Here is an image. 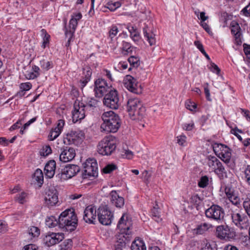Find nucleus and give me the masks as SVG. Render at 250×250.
I'll return each instance as SVG.
<instances>
[{
    "instance_id": "obj_1",
    "label": "nucleus",
    "mask_w": 250,
    "mask_h": 250,
    "mask_svg": "<svg viewBox=\"0 0 250 250\" xmlns=\"http://www.w3.org/2000/svg\"><path fill=\"white\" fill-rule=\"evenodd\" d=\"M132 221L127 214L124 213L117 225L120 229V232L116 236L117 241L115 245V250H123L127 244L132 239L131 232Z\"/></svg>"
},
{
    "instance_id": "obj_2",
    "label": "nucleus",
    "mask_w": 250,
    "mask_h": 250,
    "mask_svg": "<svg viewBox=\"0 0 250 250\" xmlns=\"http://www.w3.org/2000/svg\"><path fill=\"white\" fill-rule=\"evenodd\" d=\"M103 123L101 128L107 132H116L121 126V119L117 114L112 111L104 112L101 117Z\"/></svg>"
},
{
    "instance_id": "obj_3",
    "label": "nucleus",
    "mask_w": 250,
    "mask_h": 250,
    "mask_svg": "<svg viewBox=\"0 0 250 250\" xmlns=\"http://www.w3.org/2000/svg\"><path fill=\"white\" fill-rule=\"evenodd\" d=\"M126 110L133 120H142L146 115V107L138 98H130L126 104Z\"/></svg>"
},
{
    "instance_id": "obj_4",
    "label": "nucleus",
    "mask_w": 250,
    "mask_h": 250,
    "mask_svg": "<svg viewBox=\"0 0 250 250\" xmlns=\"http://www.w3.org/2000/svg\"><path fill=\"white\" fill-rule=\"evenodd\" d=\"M77 218L74 210L66 209L59 217V226L69 231L74 230L77 226Z\"/></svg>"
},
{
    "instance_id": "obj_5",
    "label": "nucleus",
    "mask_w": 250,
    "mask_h": 250,
    "mask_svg": "<svg viewBox=\"0 0 250 250\" xmlns=\"http://www.w3.org/2000/svg\"><path fill=\"white\" fill-rule=\"evenodd\" d=\"M116 148V140L112 136L104 137L97 146V151L102 155H110Z\"/></svg>"
},
{
    "instance_id": "obj_6",
    "label": "nucleus",
    "mask_w": 250,
    "mask_h": 250,
    "mask_svg": "<svg viewBox=\"0 0 250 250\" xmlns=\"http://www.w3.org/2000/svg\"><path fill=\"white\" fill-rule=\"evenodd\" d=\"M225 214L223 208L217 205L213 204L205 210L207 218L218 223L224 220Z\"/></svg>"
},
{
    "instance_id": "obj_7",
    "label": "nucleus",
    "mask_w": 250,
    "mask_h": 250,
    "mask_svg": "<svg viewBox=\"0 0 250 250\" xmlns=\"http://www.w3.org/2000/svg\"><path fill=\"white\" fill-rule=\"evenodd\" d=\"M231 218L232 223L240 230L247 229L249 226L247 216L241 211H232Z\"/></svg>"
},
{
    "instance_id": "obj_8",
    "label": "nucleus",
    "mask_w": 250,
    "mask_h": 250,
    "mask_svg": "<svg viewBox=\"0 0 250 250\" xmlns=\"http://www.w3.org/2000/svg\"><path fill=\"white\" fill-rule=\"evenodd\" d=\"M98 220L103 225H110L113 218V213L109 209L107 206H101L97 211Z\"/></svg>"
},
{
    "instance_id": "obj_9",
    "label": "nucleus",
    "mask_w": 250,
    "mask_h": 250,
    "mask_svg": "<svg viewBox=\"0 0 250 250\" xmlns=\"http://www.w3.org/2000/svg\"><path fill=\"white\" fill-rule=\"evenodd\" d=\"M215 234L218 238L226 241L233 239L236 236L233 229L227 225L217 226L216 228Z\"/></svg>"
},
{
    "instance_id": "obj_10",
    "label": "nucleus",
    "mask_w": 250,
    "mask_h": 250,
    "mask_svg": "<svg viewBox=\"0 0 250 250\" xmlns=\"http://www.w3.org/2000/svg\"><path fill=\"white\" fill-rule=\"evenodd\" d=\"M103 103L104 105L113 109L118 108L120 103L118 92L116 90H110L105 94Z\"/></svg>"
},
{
    "instance_id": "obj_11",
    "label": "nucleus",
    "mask_w": 250,
    "mask_h": 250,
    "mask_svg": "<svg viewBox=\"0 0 250 250\" xmlns=\"http://www.w3.org/2000/svg\"><path fill=\"white\" fill-rule=\"evenodd\" d=\"M80 170L79 166L75 165H66L61 170L58 169L57 176L61 179L66 180L74 176Z\"/></svg>"
},
{
    "instance_id": "obj_12",
    "label": "nucleus",
    "mask_w": 250,
    "mask_h": 250,
    "mask_svg": "<svg viewBox=\"0 0 250 250\" xmlns=\"http://www.w3.org/2000/svg\"><path fill=\"white\" fill-rule=\"evenodd\" d=\"M83 176L84 178L98 176L97 163L95 159L86 160L83 164Z\"/></svg>"
},
{
    "instance_id": "obj_13",
    "label": "nucleus",
    "mask_w": 250,
    "mask_h": 250,
    "mask_svg": "<svg viewBox=\"0 0 250 250\" xmlns=\"http://www.w3.org/2000/svg\"><path fill=\"white\" fill-rule=\"evenodd\" d=\"M125 86L130 92L139 94L142 92V87L136 80L130 75H127L124 79Z\"/></svg>"
},
{
    "instance_id": "obj_14",
    "label": "nucleus",
    "mask_w": 250,
    "mask_h": 250,
    "mask_svg": "<svg viewBox=\"0 0 250 250\" xmlns=\"http://www.w3.org/2000/svg\"><path fill=\"white\" fill-rule=\"evenodd\" d=\"M110 90H112L110 85L104 79H98L95 82L94 91L96 97H102Z\"/></svg>"
},
{
    "instance_id": "obj_15",
    "label": "nucleus",
    "mask_w": 250,
    "mask_h": 250,
    "mask_svg": "<svg viewBox=\"0 0 250 250\" xmlns=\"http://www.w3.org/2000/svg\"><path fill=\"white\" fill-rule=\"evenodd\" d=\"M84 104L79 101H76L74 104V109L72 112V118L73 123H76L83 119L85 116Z\"/></svg>"
},
{
    "instance_id": "obj_16",
    "label": "nucleus",
    "mask_w": 250,
    "mask_h": 250,
    "mask_svg": "<svg viewBox=\"0 0 250 250\" xmlns=\"http://www.w3.org/2000/svg\"><path fill=\"white\" fill-rule=\"evenodd\" d=\"M64 238L62 233H48L43 238L44 243L48 247H50L59 243Z\"/></svg>"
},
{
    "instance_id": "obj_17",
    "label": "nucleus",
    "mask_w": 250,
    "mask_h": 250,
    "mask_svg": "<svg viewBox=\"0 0 250 250\" xmlns=\"http://www.w3.org/2000/svg\"><path fill=\"white\" fill-rule=\"evenodd\" d=\"M44 200L49 208L56 205L59 201L57 190L54 188L48 189L45 192Z\"/></svg>"
},
{
    "instance_id": "obj_18",
    "label": "nucleus",
    "mask_w": 250,
    "mask_h": 250,
    "mask_svg": "<svg viewBox=\"0 0 250 250\" xmlns=\"http://www.w3.org/2000/svg\"><path fill=\"white\" fill-rule=\"evenodd\" d=\"M61 150L59 159L62 162L65 163L70 161L75 157V150L72 147L66 146L62 148Z\"/></svg>"
},
{
    "instance_id": "obj_19",
    "label": "nucleus",
    "mask_w": 250,
    "mask_h": 250,
    "mask_svg": "<svg viewBox=\"0 0 250 250\" xmlns=\"http://www.w3.org/2000/svg\"><path fill=\"white\" fill-rule=\"evenodd\" d=\"M96 217V208L94 207L89 206L84 211L83 220L86 223H94Z\"/></svg>"
},
{
    "instance_id": "obj_20",
    "label": "nucleus",
    "mask_w": 250,
    "mask_h": 250,
    "mask_svg": "<svg viewBox=\"0 0 250 250\" xmlns=\"http://www.w3.org/2000/svg\"><path fill=\"white\" fill-rule=\"evenodd\" d=\"M109 195L111 204L118 208H122L125 204V199L123 197L120 196L116 190H112Z\"/></svg>"
},
{
    "instance_id": "obj_21",
    "label": "nucleus",
    "mask_w": 250,
    "mask_h": 250,
    "mask_svg": "<svg viewBox=\"0 0 250 250\" xmlns=\"http://www.w3.org/2000/svg\"><path fill=\"white\" fill-rule=\"evenodd\" d=\"M64 124L65 122L63 120L61 119L58 120L57 126L55 128L52 129L50 132L49 135H48L49 140L53 141L59 136Z\"/></svg>"
},
{
    "instance_id": "obj_22",
    "label": "nucleus",
    "mask_w": 250,
    "mask_h": 250,
    "mask_svg": "<svg viewBox=\"0 0 250 250\" xmlns=\"http://www.w3.org/2000/svg\"><path fill=\"white\" fill-rule=\"evenodd\" d=\"M56 169V162L54 160L49 161L45 166L44 171L46 176L51 178L54 175Z\"/></svg>"
},
{
    "instance_id": "obj_23",
    "label": "nucleus",
    "mask_w": 250,
    "mask_h": 250,
    "mask_svg": "<svg viewBox=\"0 0 250 250\" xmlns=\"http://www.w3.org/2000/svg\"><path fill=\"white\" fill-rule=\"evenodd\" d=\"M212 227V225L207 223H204L198 225L195 229L192 230V231L193 234L196 235L203 234Z\"/></svg>"
},
{
    "instance_id": "obj_24",
    "label": "nucleus",
    "mask_w": 250,
    "mask_h": 250,
    "mask_svg": "<svg viewBox=\"0 0 250 250\" xmlns=\"http://www.w3.org/2000/svg\"><path fill=\"white\" fill-rule=\"evenodd\" d=\"M82 17L80 13H74L71 17L69 21V27L71 29L70 32L74 33L78 25V21Z\"/></svg>"
},
{
    "instance_id": "obj_25",
    "label": "nucleus",
    "mask_w": 250,
    "mask_h": 250,
    "mask_svg": "<svg viewBox=\"0 0 250 250\" xmlns=\"http://www.w3.org/2000/svg\"><path fill=\"white\" fill-rule=\"evenodd\" d=\"M143 32L144 36L146 38L150 45H152L155 43V39L154 34L151 32V30L148 29L147 26H145L143 28Z\"/></svg>"
},
{
    "instance_id": "obj_26",
    "label": "nucleus",
    "mask_w": 250,
    "mask_h": 250,
    "mask_svg": "<svg viewBox=\"0 0 250 250\" xmlns=\"http://www.w3.org/2000/svg\"><path fill=\"white\" fill-rule=\"evenodd\" d=\"M131 250H146L144 242L140 239L135 240L132 243Z\"/></svg>"
},
{
    "instance_id": "obj_27",
    "label": "nucleus",
    "mask_w": 250,
    "mask_h": 250,
    "mask_svg": "<svg viewBox=\"0 0 250 250\" xmlns=\"http://www.w3.org/2000/svg\"><path fill=\"white\" fill-rule=\"evenodd\" d=\"M207 163L209 168L213 171L215 169L219 160L214 156H208L206 159Z\"/></svg>"
},
{
    "instance_id": "obj_28",
    "label": "nucleus",
    "mask_w": 250,
    "mask_h": 250,
    "mask_svg": "<svg viewBox=\"0 0 250 250\" xmlns=\"http://www.w3.org/2000/svg\"><path fill=\"white\" fill-rule=\"evenodd\" d=\"M69 139H72V140H75L77 139H82L84 137V133L79 130H72L67 134Z\"/></svg>"
},
{
    "instance_id": "obj_29",
    "label": "nucleus",
    "mask_w": 250,
    "mask_h": 250,
    "mask_svg": "<svg viewBox=\"0 0 250 250\" xmlns=\"http://www.w3.org/2000/svg\"><path fill=\"white\" fill-rule=\"evenodd\" d=\"M225 149H226V151H224L223 153H222L220 155H218V157H219L226 164H229L230 162L231 157V153L230 149L227 146L225 147Z\"/></svg>"
},
{
    "instance_id": "obj_30",
    "label": "nucleus",
    "mask_w": 250,
    "mask_h": 250,
    "mask_svg": "<svg viewBox=\"0 0 250 250\" xmlns=\"http://www.w3.org/2000/svg\"><path fill=\"white\" fill-rule=\"evenodd\" d=\"M240 27L239 26V25L237 22L234 23V24L233 23H231V32L232 34H233L235 36L236 38V41L237 42H241L240 39L239 38L240 37ZM239 43H238V44Z\"/></svg>"
},
{
    "instance_id": "obj_31",
    "label": "nucleus",
    "mask_w": 250,
    "mask_h": 250,
    "mask_svg": "<svg viewBox=\"0 0 250 250\" xmlns=\"http://www.w3.org/2000/svg\"><path fill=\"white\" fill-rule=\"evenodd\" d=\"M127 29L130 34V37L135 42L139 41L140 39V35L136 27L132 26L131 25H128L127 26Z\"/></svg>"
},
{
    "instance_id": "obj_32",
    "label": "nucleus",
    "mask_w": 250,
    "mask_h": 250,
    "mask_svg": "<svg viewBox=\"0 0 250 250\" xmlns=\"http://www.w3.org/2000/svg\"><path fill=\"white\" fill-rule=\"evenodd\" d=\"M98 101L94 98H90L88 100L86 104H84V108L86 111L92 110L98 106Z\"/></svg>"
},
{
    "instance_id": "obj_33",
    "label": "nucleus",
    "mask_w": 250,
    "mask_h": 250,
    "mask_svg": "<svg viewBox=\"0 0 250 250\" xmlns=\"http://www.w3.org/2000/svg\"><path fill=\"white\" fill-rule=\"evenodd\" d=\"M33 178L40 184L43 182V175L41 169L38 168L35 171Z\"/></svg>"
},
{
    "instance_id": "obj_34",
    "label": "nucleus",
    "mask_w": 250,
    "mask_h": 250,
    "mask_svg": "<svg viewBox=\"0 0 250 250\" xmlns=\"http://www.w3.org/2000/svg\"><path fill=\"white\" fill-rule=\"evenodd\" d=\"M157 207V205L151 209V212L153 219L157 222L159 223L162 221V218L160 217L159 209Z\"/></svg>"
},
{
    "instance_id": "obj_35",
    "label": "nucleus",
    "mask_w": 250,
    "mask_h": 250,
    "mask_svg": "<svg viewBox=\"0 0 250 250\" xmlns=\"http://www.w3.org/2000/svg\"><path fill=\"white\" fill-rule=\"evenodd\" d=\"M112 1H108L105 5V8L109 9L111 11L115 10L121 5V3L119 1L112 2Z\"/></svg>"
},
{
    "instance_id": "obj_36",
    "label": "nucleus",
    "mask_w": 250,
    "mask_h": 250,
    "mask_svg": "<svg viewBox=\"0 0 250 250\" xmlns=\"http://www.w3.org/2000/svg\"><path fill=\"white\" fill-rule=\"evenodd\" d=\"M45 224L49 228H54L57 224L59 225V220H57L54 216H51L46 219Z\"/></svg>"
},
{
    "instance_id": "obj_37",
    "label": "nucleus",
    "mask_w": 250,
    "mask_h": 250,
    "mask_svg": "<svg viewBox=\"0 0 250 250\" xmlns=\"http://www.w3.org/2000/svg\"><path fill=\"white\" fill-rule=\"evenodd\" d=\"M27 194L24 192H22L18 194L15 197V200L20 204H24L27 201Z\"/></svg>"
},
{
    "instance_id": "obj_38",
    "label": "nucleus",
    "mask_w": 250,
    "mask_h": 250,
    "mask_svg": "<svg viewBox=\"0 0 250 250\" xmlns=\"http://www.w3.org/2000/svg\"><path fill=\"white\" fill-rule=\"evenodd\" d=\"M133 48L131 44L127 42H124L123 43L122 53L124 55H128L131 53L133 51Z\"/></svg>"
},
{
    "instance_id": "obj_39",
    "label": "nucleus",
    "mask_w": 250,
    "mask_h": 250,
    "mask_svg": "<svg viewBox=\"0 0 250 250\" xmlns=\"http://www.w3.org/2000/svg\"><path fill=\"white\" fill-rule=\"evenodd\" d=\"M28 231V234L33 238L38 237L40 234V229L34 226L30 227Z\"/></svg>"
},
{
    "instance_id": "obj_40",
    "label": "nucleus",
    "mask_w": 250,
    "mask_h": 250,
    "mask_svg": "<svg viewBox=\"0 0 250 250\" xmlns=\"http://www.w3.org/2000/svg\"><path fill=\"white\" fill-rule=\"evenodd\" d=\"M41 33H42V36H43L42 47H43V48H45L46 44H47L49 43V38H50V36L47 33L46 31L44 29H42L41 30Z\"/></svg>"
},
{
    "instance_id": "obj_41",
    "label": "nucleus",
    "mask_w": 250,
    "mask_h": 250,
    "mask_svg": "<svg viewBox=\"0 0 250 250\" xmlns=\"http://www.w3.org/2000/svg\"><path fill=\"white\" fill-rule=\"evenodd\" d=\"M61 250H70L72 247V241L70 239L65 240L61 244Z\"/></svg>"
},
{
    "instance_id": "obj_42",
    "label": "nucleus",
    "mask_w": 250,
    "mask_h": 250,
    "mask_svg": "<svg viewBox=\"0 0 250 250\" xmlns=\"http://www.w3.org/2000/svg\"><path fill=\"white\" fill-rule=\"evenodd\" d=\"M217 166L215 169L213 170L215 173L218 175H222V176L223 174L226 173L225 167L220 161L218 162V164H217Z\"/></svg>"
},
{
    "instance_id": "obj_43",
    "label": "nucleus",
    "mask_w": 250,
    "mask_h": 250,
    "mask_svg": "<svg viewBox=\"0 0 250 250\" xmlns=\"http://www.w3.org/2000/svg\"><path fill=\"white\" fill-rule=\"evenodd\" d=\"M226 146L221 144L215 143L213 145V149L215 154L218 156L221 154V152H222V149L226 147Z\"/></svg>"
},
{
    "instance_id": "obj_44",
    "label": "nucleus",
    "mask_w": 250,
    "mask_h": 250,
    "mask_svg": "<svg viewBox=\"0 0 250 250\" xmlns=\"http://www.w3.org/2000/svg\"><path fill=\"white\" fill-rule=\"evenodd\" d=\"M208 178L207 176H202L198 182V185L200 188H205L208 185Z\"/></svg>"
},
{
    "instance_id": "obj_45",
    "label": "nucleus",
    "mask_w": 250,
    "mask_h": 250,
    "mask_svg": "<svg viewBox=\"0 0 250 250\" xmlns=\"http://www.w3.org/2000/svg\"><path fill=\"white\" fill-rule=\"evenodd\" d=\"M130 65L133 67L137 68L140 63L139 58L135 56H131L128 59Z\"/></svg>"
},
{
    "instance_id": "obj_46",
    "label": "nucleus",
    "mask_w": 250,
    "mask_h": 250,
    "mask_svg": "<svg viewBox=\"0 0 250 250\" xmlns=\"http://www.w3.org/2000/svg\"><path fill=\"white\" fill-rule=\"evenodd\" d=\"M41 67L42 69L47 71L53 67V63L52 62L43 60L41 61Z\"/></svg>"
},
{
    "instance_id": "obj_47",
    "label": "nucleus",
    "mask_w": 250,
    "mask_h": 250,
    "mask_svg": "<svg viewBox=\"0 0 250 250\" xmlns=\"http://www.w3.org/2000/svg\"><path fill=\"white\" fill-rule=\"evenodd\" d=\"M117 167L114 164H110L106 165L103 169V171L104 173H110L113 170L116 169Z\"/></svg>"
},
{
    "instance_id": "obj_48",
    "label": "nucleus",
    "mask_w": 250,
    "mask_h": 250,
    "mask_svg": "<svg viewBox=\"0 0 250 250\" xmlns=\"http://www.w3.org/2000/svg\"><path fill=\"white\" fill-rule=\"evenodd\" d=\"M52 152V149L49 146H43L40 151L41 155L43 156H47Z\"/></svg>"
},
{
    "instance_id": "obj_49",
    "label": "nucleus",
    "mask_w": 250,
    "mask_h": 250,
    "mask_svg": "<svg viewBox=\"0 0 250 250\" xmlns=\"http://www.w3.org/2000/svg\"><path fill=\"white\" fill-rule=\"evenodd\" d=\"M119 32V30L116 26H112L109 31V37L111 39L114 38Z\"/></svg>"
},
{
    "instance_id": "obj_50",
    "label": "nucleus",
    "mask_w": 250,
    "mask_h": 250,
    "mask_svg": "<svg viewBox=\"0 0 250 250\" xmlns=\"http://www.w3.org/2000/svg\"><path fill=\"white\" fill-rule=\"evenodd\" d=\"M83 74L84 75V77L87 78V80H90L92 70L90 67L89 66H85L83 68Z\"/></svg>"
},
{
    "instance_id": "obj_51",
    "label": "nucleus",
    "mask_w": 250,
    "mask_h": 250,
    "mask_svg": "<svg viewBox=\"0 0 250 250\" xmlns=\"http://www.w3.org/2000/svg\"><path fill=\"white\" fill-rule=\"evenodd\" d=\"M243 207L250 218V199H246L243 202Z\"/></svg>"
},
{
    "instance_id": "obj_52",
    "label": "nucleus",
    "mask_w": 250,
    "mask_h": 250,
    "mask_svg": "<svg viewBox=\"0 0 250 250\" xmlns=\"http://www.w3.org/2000/svg\"><path fill=\"white\" fill-rule=\"evenodd\" d=\"M209 69L211 72L213 73H216L217 75L220 73L221 71L218 66L212 62H210Z\"/></svg>"
},
{
    "instance_id": "obj_53",
    "label": "nucleus",
    "mask_w": 250,
    "mask_h": 250,
    "mask_svg": "<svg viewBox=\"0 0 250 250\" xmlns=\"http://www.w3.org/2000/svg\"><path fill=\"white\" fill-rule=\"evenodd\" d=\"M39 75L40 73H36L33 71L26 72V73L25 75L26 78L29 80L35 79L39 77Z\"/></svg>"
},
{
    "instance_id": "obj_54",
    "label": "nucleus",
    "mask_w": 250,
    "mask_h": 250,
    "mask_svg": "<svg viewBox=\"0 0 250 250\" xmlns=\"http://www.w3.org/2000/svg\"><path fill=\"white\" fill-rule=\"evenodd\" d=\"M32 87V84L30 83H21L20 85V89H22L24 91L30 90Z\"/></svg>"
},
{
    "instance_id": "obj_55",
    "label": "nucleus",
    "mask_w": 250,
    "mask_h": 250,
    "mask_svg": "<svg viewBox=\"0 0 250 250\" xmlns=\"http://www.w3.org/2000/svg\"><path fill=\"white\" fill-rule=\"evenodd\" d=\"M245 177L246 179L247 182L250 185V166H247L245 170Z\"/></svg>"
},
{
    "instance_id": "obj_56",
    "label": "nucleus",
    "mask_w": 250,
    "mask_h": 250,
    "mask_svg": "<svg viewBox=\"0 0 250 250\" xmlns=\"http://www.w3.org/2000/svg\"><path fill=\"white\" fill-rule=\"evenodd\" d=\"M245 177L246 179L247 182L250 185V166H247L245 170Z\"/></svg>"
},
{
    "instance_id": "obj_57",
    "label": "nucleus",
    "mask_w": 250,
    "mask_h": 250,
    "mask_svg": "<svg viewBox=\"0 0 250 250\" xmlns=\"http://www.w3.org/2000/svg\"><path fill=\"white\" fill-rule=\"evenodd\" d=\"M190 202L195 205H198L200 202V198L197 194L193 195L190 198Z\"/></svg>"
},
{
    "instance_id": "obj_58",
    "label": "nucleus",
    "mask_w": 250,
    "mask_h": 250,
    "mask_svg": "<svg viewBox=\"0 0 250 250\" xmlns=\"http://www.w3.org/2000/svg\"><path fill=\"white\" fill-rule=\"evenodd\" d=\"M229 199L233 204L235 205H237L239 204V198L234 194L231 196V197H229Z\"/></svg>"
},
{
    "instance_id": "obj_59",
    "label": "nucleus",
    "mask_w": 250,
    "mask_h": 250,
    "mask_svg": "<svg viewBox=\"0 0 250 250\" xmlns=\"http://www.w3.org/2000/svg\"><path fill=\"white\" fill-rule=\"evenodd\" d=\"M186 107L187 109L192 111L196 108V105L194 103L190 102H187L185 104Z\"/></svg>"
},
{
    "instance_id": "obj_60",
    "label": "nucleus",
    "mask_w": 250,
    "mask_h": 250,
    "mask_svg": "<svg viewBox=\"0 0 250 250\" xmlns=\"http://www.w3.org/2000/svg\"><path fill=\"white\" fill-rule=\"evenodd\" d=\"M225 192L228 198L229 197H231V196L234 195L233 189L229 187H226L225 189Z\"/></svg>"
},
{
    "instance_id": "obj_61",
    "label": "nucleus",
    "mask_w": 250,
    "mask_h": 250,
    "mask_svg": "<svg viewBox=\"0 0 250 250\" xmlns=\"http://www.w3.org/2000/svg\"><path fill=\"white\" fill-rule=\"evenodd\" d=\"M244 51L247 57H250V45L244 43L243 44Z\"/></svg>"
},
{
    "instance_id": "obj_62",
    "label": "nucleus",
    "mask_w": 250,
    "mask_h": 250,
    "mask_svg": "<svg viewBox=\"0 0 250 250\" xmlns=\"http://www.w3.org/2000/svg\"><path fill=\"white\" fill-rule=\"evenodd\" d=\"M186 137L185 135H181L177 137V143L179 145L183 146L186 142Z\"/></svg>"
},
{
    "instance_id": "obj_63",
    "label": "nucleus",
    "mask_w": 250,
    "mask_h": 250,
    "mask_svg": "<svg viewBox=\"0 0 250 250\" xmlns=\"http://www.w3.org/2000/svg\"><path fill=\"white\" fill-rule=\"evenodd\" d=\"M37 246L34 244H29L25 246L22 250H37Z\"/></svg>"
},
{
    "instance_id": "obj_64",
    "label": "nucleus",
    "mask_w": 250,
    "mask_h": 250,
    "mask_svg": "<svg viewBox=\"0 0 250 250\" xmlns=\"http://www.w3.org/2000/svg\"><path fill=\"white\" fill-rule=\"evenodd\" d=\"M194 45L197 47V48L201 52H204L205 49L204 48L203 44L201 42L199 41H195L194 42Z\"/></svg>"
}]
</instances>
